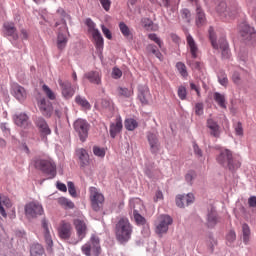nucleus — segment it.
<instances>
[{"mask_svg": "<svg viewBox=\"0 0 256 256\" xmlns=\"http://www.w3.org/2000/svg\"><path fill=\"white\" fill-rule=\"evenodd\" d=\"M115 235L119 243H127L133 235V225L129 222L127 218H121L115 225Z\"/></svg>", "mask_w": 256, "mask_h": 256, "instance_id": "f257e3e1", "label": "nucleus"}, {"mask_svg": "<svg viewBox=\"0 0 256 256\" xmlns=\"http://www.w3.org/2000/svg\"><path fill=\"white\" fill-rule=\"evenodd\" d=\"M216 161L222 167L229 169V171H235L241 167V162L233 157V152L229 149L222 150L216 157Z\"/></svg>", "mask_w": 256, "mask_h": 256, "instance_id": "f03ea898", "label": "nucleus"}, {"mask_svg": "<svg viewBox=\"0 0 256 256\" xmlns=\"http://www.w3.org/2000/svg\"><path fill=\"white\" fill-rule=\"evenodd\" d=\"M209 37L213 49H220L222 59H229V57H231V50H229V43H227L225 37L220 38L217 43V38L215 37L213 27L209 28Z\"/></svg>", "mask_w": 256, "mask_h": 256, "instance_id": "7ed1b4c3", "label": "nucleus"}, {"mask_svg": "<svg viewBox=\"0 0 256 256\" xmlns=\"http://www.w3.org/2000/svg\"><path fill=\"white\" fill-rule=\"evenodd\" d=\"M83 255L86 256H99L101 255V243L99 237L92 235L90 240L81 247Z\"/></svg>", "mask_w": 256, "mask_h": 256, "instance_id": "20e7f679", "label": "nucleus"}, {"mask_svg": "<svg viewBox=\"0 0 256 256\" xmlns=\"http://www.w3.org/2000/svg\"><path fill=\"white\" fill-rule=\"evenodd\" d=\"M34 165L36 169L49 175V179H55V177H57V165L53 160L38 159L35 161Z\"/></svg>", "mask_w": 256, "mask_h": 256, "instance_id": "39448f33", "label": "nucleus"}, {"mask_svg": "<svg viewBox=\"0 0 256 256\" xmlns=\"http://www.w3.org/2000/svg\"><path fill=\"white\" fill-rule=\"evenodd\" d=\"M74 131L77 133L80 141L82 143H85L87 141V137H89V129H91V125L87 120L78 118L74 123H73Z\"/></svg>", "mask_w": 256, "mask_h": 256, "instance_id": "423d86ee", "label": "nucleus"}, {"mask_svg": "<svg viewBox=\"0 0 256 256\" xmlns=\"http://www.w3.org/2000/svg\"><path fill=\"white\" fill-rule=\"evenodd\" d=\"M216 11L218 15H220L221 19H223L224 21H231V19H235V17L237 16V13H239V10L237 9V7L227 8V3L223 1H221L217 5Z\"/></svg>", "mask_w": 256, "mask_h": 256, "instance_id": "0eeeda50", "label": "nucleus"}, {"mask_svg": "<svg viewBox=\"0 0 256 256\" xmlns=\"http://www.w3.org/2000/svg\"><path fill=\"white\" fill-rule=\"evenodd\" d=\"M25 216L27 219H37L40 217V215H43L45 213V210H43V205L39 202H29L24 206Z\"/></svg>", "mask_w": 256, "mask_h": 256, "instance_id": "6e6552de", "label": "nucleus"}, {"mask_svg": "<svg viewBox=\"0 0 256 256\" xmlns=\"http://www.w3.org/2000/svg\"><path fill=\"white\" fill-rule=\"evenodd\" d=\"M89 191L93 211H101L103 209V203H105V196L95 187H90Z\"/></svg>", "mask_w": 256, "mask_h": 256, "instance_id": "1a4fd4ad", "label": "nucleus"}, {"mask_svg": "<svg viewBox=\"0 0 256 256\" xmlns=\"http://www.w3.org/2000/svg\"><path fill=\"white\" fill-rule=\"evenodd\" d=\"M173 224V218L169 215H160L156 222V233L163 235L169 231V225Z\"/></svg>", "mask_w": 256, "mask_h": 256, "instance_id": "9d476101", "label": "nucleus"}, {"mask_svg": "<svg viewBox=\"0 0 256 256\" xmlns=\"http://www.w3.org/2000/svg\"><path fill=\"white\" fill-rule=\"evenodd\" d=\"M73 225L76 230V234L78 237V241L75 242V244L79 243V241H82L87 237V223L85 220L81 218L74 219Z\"/></svg>", "mask_w": 256, "mask_h": 256, "instance_id": "9b49d317", "label": "nucleus"}, {"mask_svg": "<svg viewBox=\"0 0 256 256\" xmlns=\"http://www.w3.org/2000/svg\"><path fill=\"white\" fill-rule=\"evenodd\" d=\"M147 141L150 146V151L152 155H157L161 151V143H159V133L157 132H148Z\"/></svg>", "mask_w": 256, "mask_h": 256, "instance_id": "f8f14e48", "label": "nucleus"}, {"mask_svg": "<svg viewBox=\"0 0 256 256\" xmlns=\"http://www.w3.org/2000/svg\"><path fill=\"white\" fill-rule=\"evenodd\" d=\"M72 233L73 226H71V223L62 221L58 227V235L60 239L67 241V239H71Z\"/></svg>", "mask_w": 256, "mask_h": 256, "instance_id": "ddd939ff", "label": "nucleus"}, {"mask_svg": "<svg viewBox=\"0 0 256 256\" xmlns=\"http://www.w3.org/2000/svg\"><path fill=\"white\" fill-rule=\"evenodd\" d=\"M38 109L44 117H51L53 115V104L45 98L38 101Z\"/></svg>", "mask_w": 256, "mask_h": 256, "instance_id": "4468645a", "label": "nucleus"}, {"mask_svg": "<svg viewBox=\"0 0 256 256\" xmlns=\"http://www.w3.org/2000/svg\"><path fill=\"white\" fill-rule=\"evenodd\" d=\"M141 205V200H134L130 202V207L133 209V215L137 225H145L146 223L145 217L141 216V214H139V210L137 209V207L141 208Z\"/></svg>", "mask_w": 256, "mask_h": 256, "instance_id": "2eb2a0df", "label": "nucleus"}, {"mask_svg": "<svg viewBox=\"0 0 256 256\" xmlns=\"http://www.w3.org/2000/svg\"><path fill=\"white\" fill-rule=\"evenodd\" d=\"M138 99L142 105H148L151 99V92L149 91L148 85L138 86Z\"/></svg>", "mask_w": 256, "mask_h": 256, "instance_id": "dca6fc26", "label": "nucleus"}, {"mask_svg": "<svg viewBox=\"0 0 256 256\" xmlns=\"http://www.w3.org/2000/svg\"><path fill=\"white\" fill-rule=\"evenodd\" d=\"M58 84L61 87L62 95L65 99H71V97L75 95V89H73L71 82H64L63 80L59 79Z\"/></svg>", "mask_w": 256, "mask_h": 256, "instance_id": "f3484780", "label": "nucleus"}, {"mask_svg": "<svg viewBox=\"0 0 256 256\" xmlns=\"http://www.w3.org/2000/svg\"><path fill=\"white\" fill-rule=\"evenodd\" d=\"M35 125L43 137L51 135V128H49V124H47V121H45L43 117L36 118Z\"/></svg>", "mask_w": 256, "mask_h": 256, "instance_id": "a211bd4d", "label": "nucleus"}, {"mask_svg": "<svg viewBox=\"0 0 256 256\" xmlns=\"http://www.w3.org/2000/svg\"><path fill=\"white\" fill-rule=\"evenodd\" d=\"M4 34L7 37H11L13 41H17L19 39V34H17V28L15 27V23L13 22H5L3 24Z\"/></svg>", "mask_w": 256, "mask_h": 256, "instance_id": "6ab92c4d", "label": "nucleus"}, {"mask_svg": "<svg viewBox=\"0 0 256 256\" xmlns=\"http://www.w3.org/2000/svg\"><path fill=\"white\" fill-rule=\"evenodd\" d=\"M186 41L192 58L197 59V57L199 56V47L197 46L195 39H193V36H191V34H187Z\"/></svg>", "mask_w": 256, "mask_h": 256, "instance_id": "aec40b11", "label": "nucleus"}, {"mask_svg": "<svg viewBox=\"0 0 256 256\" xmlns=\"http://www.w3.org/2000/svg\"><path fill=\"white\" fill-rule=\"evenodd\" d=\"M123 129V120L121 117H117L114 123L110 124V136L115 139Z\"/></svg>", "mask_w": 256, "mask_h": 256, "instance_id": "412c9836", "label": "nucleus"}, {"mask_svg": "<svg viewBox=\"0 0 256 256\" xmlns=\"http://www.w3.org/2000/svg\"><path fill=\"white\" fill-rule=\"evenodd\" d=\"M241 35L242 37H244V39H247L248 41L256 39L255 28L249 26V24H243L241 26Z\"/></svg>", "mask_w": 256, "mask_h": 256, "instance_id": "4be33fe9", "label": "nucleus"}, {"mask_svg": "<svg viewBox=\"0 0 256 256\" xmlns=\"http://www.w3.org/2000/svg\"><path fill=\"white\" fill-rule=\"evenodd\" d=\"M183 201L186 202V206L191 205L195 201V196L193 194H187V195H178L176 197V205L177 207L183 208L185 207V204H183Z\"/></svg>", "mask_w": 256, "mask_h": 256, "instance_id": "5701e85b", "label": "nucleus"}, {"mask_svg": "<svg viewBox=\"0 0 256 256\" xmlns=\"http://www.w3.org/2000/svg\"><path fill=\"white\" fill-rule=\"evenodd\" d=\"M41 223L44 229V239L49 249H51V247H53V238L51 237V233L49 232V222L47 221L46 218H43Z\"/></svg>", "mask_w": 256, "mask_h": 256, "instance_id": "b1692460", "label": "nucleus"}, {"mask_svg": "<svg viewBox=\"0 0 256 256\" xmlns=\"http://www.w3.org/2000/svg\"><path fill=\"white\" fill-rule=\"evenodd\" d=\"M207 127L209 128L210 131V135H212V137H219V135H221V130L219 127V124H217V122H215V120L213 119H208L207 120Z\"/></svg>", "mask_w": 256, "mask_h": 256, "instance_id": "393cba45", "label": "nucleus"}, {"mask_svg": "<svg viewBox=\"0 0 256 256\" xmlns=\"http://www.w3.org/2000/svg\"><path fill=\"white\" fill-rule=\"evenodd\" d=\"M76 155L79 158L80 166L87 167L89 165V153H87V150L80 148L76 150Z\"/></svg>", "mask_w": 256, "mask_h": 256, "instance_id": "a878e982", "label": "nucleus"}, {"mask_svg": "<svg viewBox=\"0 0 256 256\" xmlns=\"http://www.w3.org/2000/svg\"><path fill=\"white\" fill-rule=\"evenodd\" d=\"M85 79H88L93 85H101V73L98 71H90L84 75Z\"/></svg>", "mask_w": 256, "mask_h": 256, "instance_id": "bb28decb", "label": "nucleus"}, {"mask_svg": "<svg viewBox=\"0 0 256 256\" xmlns=\"http://www.w3.org/2000/svg\"><path fill=\"white\" fill-rule=\"evenodd\" d=\"M14 121L18 127H22L23 129H27V127H29V116L25 113L16 115Z\"/></svg>", "mask_w": 256, "mask_h": 256, "instance_id": "cd10ccee", "label": "nucleus"}, {"mask_svg": "<svg viewBox=\"0 0 256 256\" xmlns=\"http://www.w3.org/2000/svg\"><path fill=\"white\" fill-rule=\"evenodd\" d=\"M13 93L18 101H25L27 99V91L21 85H14Z\"/></svg>", "mask_w": 256, "mask_h": 256, "instance_id": "c85d7f7f", "label": "nucleus"}, {"mask_svg": "<svg viewBox=\"0 0 256 256\" xmlns=\"http://www.w3.org/2000/svg\"><path fill=\"white\" fill-rule=\"evenodd\" d=\"M68 42H69V38H67V34H63V32H59L56 40V46L58 51H64L65 47H67Z\"/></svg>", "mask_w": 256, "mask_h": 256, "instance_id": "c756f323", "label": "nucleus"}, {"mask_svg": "<svg viewBox=\"0 0 256 256\" xmlns=\"http://www.w3.org/2000/svg\"><path fill=\"white\" fill-rule=\"evenodd\" d=\"M219 223V218L217 217V212L214 208H211V210L208 212L207 215V227L213 228L215 225Z\"/></svg>", "mask_w": 256, "mask_h": 256, "instance_id": "7c9ffc66", "label": "nucleus"}, {"mask_svg": "<svg viewBox=\"0 0 256 256\" xmlns=\"http://www.w3.org/2000/svg\"><path fill=\"white\" fill-rule=\"evenodd\" d=\"M119 29L125 39H127L128 41L133 40V30H131V28H129V26H127L125 22L119 23Z\"/></svg>", "mask_w": 256, "mask_h": 256, "instance_id": "2f4dec72", "label": "nucleus"}, {"mask_svg": "<svg viewBox=\"0 0 256 256\" xmlns=\"http://www.w3.org/2000/svg\"><path fill=\"white\" fill-rule=\"evenodd\" d=\"M92 39L94 41V45L97 51L101 53V51H103V45H104L103 36L101 35V32H99L98 30L95 33H93Z\"/></svg>", "mask_w": 256, "mask_h": 256, "instance_id": "473e14b6", "label": "nucleus"}, {"mask_svg": "<svg viewBox=\"0 0 256 256\" xmlns=\"http://www.w3.org/2000/svg\"><path fill=\"white\" fill-rule=\"evenodd\" d=\"M3 205L9 209V207H11V200L8 197L0 194V215H2V217H7V212L5 211Z\"/></svg>", "mask_w": 256, "mask_h": 256, "instance_id": "72a5a7b5", "label": "nucleus"}, {"mask_svg": "<svg viewBox=\"0 0 256 256\" xmlns=\"http://www.w3.org/2000/svg\"><path fill=\"white\" fill-rule=\"evenodd\" d=\"M207 19L205 18V12H203V9L201 7H196V25L197 27H201L205 25V22Z\"/></svg>", "mask_w": 256, "mask_h": 256, "instance_id": "f704fd0d", "label": "nucleus"}, {"mask_svg": "<svg viewBox=\"0 0 256 256\" xmlns=\"http://www.w3.org/2000/svg\"><path fill=\"white\" fill-rule=\"evenodd\" d=\"M58 205L60 207H63V209H74L75 208V203L73 201L65 198V197H60L57 199Z\"/></svg>", "mask_w": 256, "mask_h": 256, "instance_id": "c9c22d12", "label": "nucleus"}, {"mask_svg": "<svg viewBox=\"0 0 256 256\" xmlns=\"http://www.w3.org/2000/svg\"><path fill=\"white\" fill-rule=\"evenodd\" d=\"M146 51L147 53H152V55H155V57H157V59H159L160 61H163V54H161V51H159L157 46H155L154 44H148L146 46Z\"/></svg>", "mask_w": 256, "mask_h": 256, "instance_id": "e433bc0d", "label": "nucleus"}, {"mask_svg": "<svg viewBox=\"0 0 256 256\" xmlns=\"http://www.w3.org/2000/svg\"><path fill=\"white\" fill-rule=\"evenodd\" d=\"M141 25L146 29V31H159V25L153 23L149 19L142 20Z\"/></svg>", "mask_w": 256, "mask_h": 256, "instance_id": "4c0bfd02", "label": "nucleus"}, {"mask_svg": "<svg viewBox=\"0 0 256 256\" xmlns=\"http://www.w3.org/2000/svg\"><path fill=\"white\" fill-rule=\"evenodd\" d=\"M214 100L219 105V107H221V109H227L225 95H223V94H221L219 92H215L214 93Z\"/></svg>", "mask_w": 256, "mask_h": 256, "instance_id": "58836bf2", "label": "nucleus"}, {"mask_svg": "<svg viewBox=\"0 0 256 256\" xmlns=\"http://www.w3.org/2000/svg\"><path fill=\"white\" fill-rule=\"evenodd\" d=\"M30 255H45V249L41 244H33L30 248Z\"/></svg>", "mask_w": 256, "mask_h": 256, "instance_id": "ea45409f", "label": "nucleus"}, {"mask_svg": "<svg viewBox=\"0 0 256 256\" xmlns=\"http://www.w3.org/2000/svg\"><path fill=\"white\" fill-rule=\"evenodd\" d=\"M139 127V123H137V120L130 118L125 120V128L127 131H135Z\"/></svg>", "mask_w": 256, "mask_h": 256, "instance_id": "a19ab883", "label": "nucleus"}, {"mask_svg": "<svg viewBox=\"0 0 256 256\" xmlns=\"http://www.w3.org/2000/svg\"><path fill=\"white\" fill-rule=\"evenodd\" d=\"M242 232H243V242L245 243V245H247V243H249V239L251 237V229L249 228V225L243 224Z\"/></svg>", "mask_w": 256, "mask_h": 256, "instance_id": "79ce46f5", "label": "nucleus"}, {"mask_svg": "<svg viewBox=\"0 0 256 256\" xmlns=\"http://www.w3.org/2000/svg\"><path fill=\"white\" fill-rule=\"evenodd\" d=\"M42 91L45 93L46 97L50 99V101H55V99L57 98L55 92H53V90H51V88H49V86H47L46 84L42 86Z\"/></svg>", "mask_w": 256, "mask_h": 256, "instance_id": "37998d69", "label": "nucleus"}, {"mask_svg": "<svg viewBox=\"0 0 256 256\" xmlns=\"http://www.w3.org/2000/svg\"><path fill=\"white\" fill-rule=\"evenodd\" d=\"M218 82L222 87H227V85H229V78H227V74L224 71L218 73Z\"/></svg>", "mask_w": 256, "mask_h": 256, "instance_id": "c03bdc74", "label": "nucleus"}, {"mask_svg": "<svg viewBox=\"0 0 256 256\" xmlns=\"http://www.w3.org/2000/svg\"><path fill=\"white\" fill-rule=\"evenodd\" d=\"M75 102L77 103V105L84 107V109H91V104H89V101L81 96H76Z\"/></svg>", "mask_w": 256, "mask_h": 256, "instance_id": "a18cd8bd", "label": "nucleus"}, {"mask_svg": "<svg viewBox=\"0 0 256 256\" xmlns=\"http://www.w3.org/2000/svg\"><path fill=\"white\" fill-rule=\"evenodd\" d=\"M85 25L88 28V33H91V35H93V33H95L96 31H99V29L96 28L95 22H93V20H91V18L86 19Z\"/></svg>", "mask_w": 256, "mask_h": 256, "instance_id": "49530a36", "label": "nucleus"}, {"mask_svg": "<svg viewBox=\"0 0 256 256\" xmlns=\"http://www.w3.org/2000/svg\"><path fill=\"white\" fill-rule=\"evenodd\" d=\"M118 94H119L121 97H126V98L132 97V95H133V89L119 87V88H118Z\"/></svg>", "mask_w": 256, "mask_h": 256, "instance_id": "de8ad7c7", "label": "nucleus"}, {"mask_svg": "<svg viewBox=\"0 0 256 256\" xmlns=\"http://www.w3.org/2000/svg\"><path fill=\"white\" fill-rule=\"evenodd\" d=\"M148 39H150V41H153L154 43H156V45H158L159 49H163V41H161V38H159V36H157V34H155V33L148 34Z\"/></svg>", "mask_w": 256, "mask_h": 256, "instance_id": "09e8293b", "label": "nucleus"}, {"mask_svg": "<svg viewBox=\"0 0 256 256\" xmlns=\"http://www.w3.org/2000/svg\"><path fill=\"white\" fill-rule=\"evenodd\" d=\"M176 69H178V71L182 77H187V75H189L187 73V66H185V64H183L182 62H178L176 64Z\"/></svg>", "mask_w": 256, "mask_h": 256, "instance_id": "8fccbe9b", "label": "nucleus"}, {"mask_svg": "<svg viewBox=\"0 0 256 256\" xmlns=\"http://www.w3.org/2000/svg\"><path fill=\"white\" fill-rule=\"evenodd\" d=\"M182 19H185L186 23H191V11L185 8L181 10Z\"/></svg>", "mask_w": 256, "mask_h": 256, "instance_id": "3c124183", "label": "nucleus"}, {"mask_svg": "<svg viewBox=\"0 0 256 256\" xmlns=\"http://www.w3.org/2000/svg\"><path fill=\"white\" fill-rule=\"evenodd\" d=\"M93 153L94 155H96V157H101V158L105 157V149L99 146L93 147Z\"/></svg>", "mask_w": 256, "mask_h": 256, "instance_id": "603ef678", "label": "nucleus"}, {"mask_svg": "<svg viewBox=\"0 0 256 256\" xmlns=\"http://www.w3.org/2000/svg\"><path fill=\"white\" fill-rule=\"evenodd\" d=\"M178 97L181 101H185V99H187V89L184 86H180L178 88Z\"/></svg>", "mask_w": 256, "mask_h": 256, "instance_id": "864d4df0", "label": "nucleus"}, {"mask_svg": "<svg viewBox=\"0 0 256 256\" xmlns=\"http://www.w3.org/2000/svg\"><path fill=\"white\" fill-rule=\"evenodd\" d=\"M197 177V174L194 171H189L185 175V180L189 183V185H193V180Z\"/></svg>", "mask_w": 256, "mask_h": 256, "instance_id": "5fc2aeb1", "label": "nucleus"}, {"mask_svg": "<svg viewBox=\"0 0 256 256\" xmlns=\"http://www.w3.org/2000/svg\"><path fill=\"white\" fill-rule=\"evenodd\" d=\"M231 79L234 85H241V74L239 72H234Z\"/></svg>", "mask_w": 256, "mask_h": 256, "instance_id": "6e6d98bb", "label": "nucleus"}, {"mask_svg": "<svg viewBox=\"0 0 256 256\" xmlns=\"http://www.w3.org/2000/svg\"><path fill=\"white\" fill-rule=\"evenodd\" d=\"M68 192L70 193L71 197H77V190L75 189V184L73 182H68Z\"/></svg>", "mask_w": 256, "mask_h": 256, "instance_id": "4d7b16f0", "label": "nucleus"}, {"mask_svg": "<svg viewBox=\"0 0 256 256\" xmlns=\"http://www.w3.org/2000/svg\"><path fill=\"white\" fill-rule=\"evenodd\" d=\"M101 29L106 39H109V40L113 39V35L111 34V30H109V28L105 27V25H102Z\"/></svg>", "mask_w": 256, "mask_h": 256, "instance_id": "13d9d810", "label": "nucleus"}, {"mask_svg": "<svg viewBox=\"0 0 256 256\" xmlns=\"http://www.w3.org/2000/svg\"><path fill=\"white\" fill-rule=\"evenodd\" d=\"M112 77L113 79H121V77H123V72L119 68H113Z\"/></svg>", "mask_w": 256, "mask_h": 256, "instance_id": "bf43d9fd", "label": "nucleus"}, {"mask_svg": "<svg viewBox=\"0 0 256 256\" xmlns=\"http://www.w3.org/2000/svg\"><path fill=\"white\" fill-rule=\"evenodd\" d=\"M235 133L236 135L242 136L243 135V124L241 122H238L235 126Z\"/></svg>", "mask_w": 256, "mask_h": 256, "instance_id": "052dcab7", "label": "nucleus"}, {"mask_svg": "<svg viewBox=\"0 0 256 256\" xmlns=\"http://www.w3.org/2000/svg\"><path fill=\"white\" fill-rule=\"evenodd\" d=\"M203 109H204L203 103H197L195 105V113H196V115H198V116L203 115Z\"/></svg>", "mask_w": 256, "mask_h": 256, "instance_id": "680f3d73", "label": "nucleus"}, {"mask_svg": "<svg viewBox=\"0 0 256 256\" xmlns=\"http://www.w3.org/2000/svg\"><path fill=\"white\" fill-rule=\"evenodd\" d=\"M100 3L105 11L111 9V0H100Z\"/></svg>", "mask_w": 256, "mask_h": 256, "instance_id": "e2e57ef3", "label": "nucleus"}, {"mask_svg": "<svg viewBox=\"0 0 256 256\" xmlns=\"http://www.w3.org/2000/svg\"><path fill=\"white\" fill-rule=\"evenodd\" d=\"M227 241H229L230 243H233V241H235V239H237V234H235V231L231 230L227 236H226Z\"/></svg>", "mask_w": 256, "mask_h": 256, "instance_id": "0e129e2a", "label": "nucleus"}, {"mask_svg": "<svg viewBox=\"0 0 256 256\" xmlns=\"http://www.w3.org/2000/svg\"><path fill=\"white\" fill-rule=\"evenodd\" d=\"M154 201L155 203H157V201H163V192L161 190L156 191Z\"/></svg>", "mask_w": 256, "mask_h": 256, "instance_id": "69168bd1", "label": "nucleus"}, {"mask_svg": "<svg viewBox=\"0 0 256 256\" xmlns=\"http://www.w3.org/2000/svg\"><path fill=\"white\" fill-rule=\"evenodd\" d=\"M20 37H21V39H24L25 41H27V39H29V32L25 29H21Z\"/></svg>", "mask_w": 256, "mask_h": 256, "instance_id": "338daca9", "label": "nucleus"}, {"mask_svg": "<svg viewBox=\"0 0 256 256\" xmlns=\"http://www.w3.org/2000/svg\"><path fill=\"white\" fill-rule=\"evenodd\" d=\"M248 205L249 207H256V196H251L248 199Z\"/></svg>", "mask_w": 256, "mask_h": 256, "instance_id": "774afa93", "label": "nucleus"}]
</instances>
